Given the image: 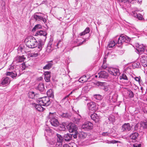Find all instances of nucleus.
Returning <instances> with one entry per match:
<instances>
[{
  "label": "nucleus",
  "instance_id": "nucleus-38",
  "mask_svg": "<svg viewBox=\"0 0 147 147\" xmlns=\"http://www.w3.org/2000/svg\"><path fill=\"white\" fill-rule=\"evenodd\" d=\"M35 95L33 92H29V96L30 98H33L34 97Z\"/></svg>",
  "mask_w": 147,
  "mask_h": 147
},
{
  "label": "nucleus",
  "instance_id": "nucleus-21",
  "mask_svg": "<svg viewBox=\"0 0 147 147\" xmlns=\"http://www.w3.org/2000/svg\"><path fill=\"white\" fill-rule=\"evenodd\" d=\"M80 92L81 90H80L79 88H77L73 90L68 95L64 98L63 100L65 99L66 98L68 97L69 96H70L71 94L72 93H77V94H80Z\"/></svg>",
  "mask_w": 147,
  "mask_h": 147
},
{
  "label": "nucleus",
  "instance_id": "nucleus-60",
  "mask_svg": "<svg viewBox=\"0 0 147 147\" xmlns=\"http://www.w3.org/2000/svg\"><path fill=\"white\" fill-rule=\"evenodd\" d=\"M116 97H117V95L116 94H114L113 96V98H114V99H116Z\"/></svg>",
  "mask_w": 147,
  "mask_h": 147
},
{
  "label": "nucleus",
  "instance_id": "nucleus-54",
  "mask_svg": "<svg viewBox=\"0 0 147 147\" xmlns=\"http://www.w3.org/2000/svg\"><path fill=\"white\" fill-rule=\"evenodd\" d=\"M107 67V65L105 63H103L102 65V68L103 69H105Z\"/></svg>",
  "mask_w": 147,
  "mask_h": 147
},
{
  "label": "nucleus",
  "instance_id": "nucleus-20",
  "mask_svg": "<svg viewBox=\"0 0 147 147\" xmlns=\"http://www.w3.org/2000/svg\"><path fill=\"white\" fill-rule=\"evenodd\" d=\"M10 81H11L9 78L8 77H6L3 78L1 84L3 85L9 84Z\"/></svg>",
  "mask_w": 147,
  "mask_h": 147
},
{
  "label": "nucleus",
  "instance_id": "nucleus-34",
  "mask_svg": "<svg viewBox=\"0 0 147 147\" xmlns=\"http://www.w3.org/2000/svg\"><path fill=\"white\" fill-rule=\"evenodd\" d=\"M60 116L63 117L67 118L71 116V115L70 113H63L61 114Z\"/></svg>",
  "mask_w": 147,
  "mask_h": 147
},
{
  "label": "nucleus",
  "instance_id": "nucleus-23",
  "mask_svg": "<svg viewBox=\"0 0 147 147\" xmlns=\"http://www.w3.org/2000/svg\"><path fill=\"white\" fill-rule=\"evenodd\" d=\"M7 76H9L12 78H14L17 76V74L15 72H7L6 74Z\"/></svg>",
  "mask_w": 147,
  "mask_h": 147
},
{
  "label": "nucleus",
  "instance_id": "nucleus-44",
  "mask_svg": "<svg viewBox=\"0 0 147 147\" xmlns=\"http://www.w3.org/2000/svg\"><path fill=\"white\" fill-rule=\"evenodd\" d=\"M29 54L30 57H36L38 55V53H30Z\"/></svg>",
  "mask_w": 147,
  "mask_h": 147
},
{
  "label": "nucleus",
  "instance_id": "nucleus-56",
  "mask_svg": "<svg viewBox=\"0 0 147 147\" xmlns=\"http://www.w3.org/2000/svg\"><path fill=\"white\" fill-rule=\"evenodd\" d=\"M109 134V133H108V132H103L102 134V135L103 136H108Z\"/></svg>",
  "mask_w": 147,
  "mask_h": 147
},
{
  "label": "nucleus",
  "instance_id": "nucleus-32",
  "mask_svg": "<svg viewBox=\"0 0 147 147\" xmlns=\"http://www.w3.org/2000/svg\"><path fill=\"white\" fill-rule=\"evenodd\" d=\"M57 142L62 143V141L63 139V137L59 134H57Z\"/></svg>",
  "mask_w": 147,
  "mask_h": 147
},
{
  "label": "nucleus",
  "instance_id": "nucleus-45",
  "mask_svg": "<svg viewBox=\"0 0 147 147\" xmlns=\"http://www.w3.org/2000/svg\"><path fill=\"white\" fill-rule=\"evenodd\" d=\"M128 93L129 94V96L130 98H131L134 97V93L131 91L130 90H128Z\"/></svg>",
  "mask_w": 147,
  "mask_h": 147
},
{
  "label": "nucleus",
  "instance_id": "nucleus-8",
  "mask_svg": "<svg viewBox=\"0 0 147 147\" xmlns=\"http://www.w3.org/2000/svg\"><path fill=\"white\" fill-rule=\"evenodd\" d=\"M47 33L46 31L40 30L37 31L35 33V35L37 36H42L43 37L42 40L45 41L47 38Z\"/></svg>",
  "mask_w": 147,
  "mask_h": 147
},
{
  "label": "nucleus",
  "instance_id": "nucleus-18",
  "mask_svg": "<svg viewBox=\"0 0 147 147\" xmlns=\"http://www.w3.org/2000/svg\"><path fill=\"white\" fill-rule=\"evenodd\" d=\"M91 118L95 122H97L99 121V117L97 114L94 113L92 114L91 116Z\"/></svg>",
  "mask_w": 147,
  "mask_h": 147
},
{
  "label": "nucleus",
  "instance_id": "nucleus-37",
  "mask_svg": "<svg viewBox=\"0 0 147 147\" xmlns=\"http://www.w3.org/2000/svg\"><path fill=\"white\" fill-rule=\"evenodd\" d=\"M120 80L124 79V80H128V78L125 74H123L120 77Z\"/></svg>",
  "mask_w": 147,
  "mask_h": 147
},
{
  "label": "nucleus",
  "instance_id": "nucleus-17",
  "mask_svg": "<svg viewBox=\"0 0 147 147\" xmlns=\"http://www.w3.org/2000/svg\"><path fill=\"white\" fill-rule=\"evenodd\" d=\"M25 59L24 55L21 56H18L15 58L14 61H16L17 63L21 62L23 61Z\"/></svg>",
  "mask_w": 147,
  "mask_h": 147
},
{
  "label": "nucleus",
  "instance_id": "nucleus-19",
  "mask_svg": "<svg viewBox=\"0 0 147 147\" xmlns=\"http://www.w3.org/2000/svg\"><path fill=\"white\" fill-rule=\"evenodd\" d=\"M44 75L45 76V80L47 82H49L50 81V78L51 77V75L50 72H45L44 73Z\"/></svg>",
  "mask_w": 147,
  "mask_h": 147
},
{
  "label": "nucleus",
  "instance_id": "nucleus-31",
  "mask_svg": "<svg viewBox=\"0 0 147 147\" xmlns=\"http://www.w3.org/2000/svg\"><path fill=\"white\" fill-rule=\"evenodd\" d=\"M42 28L41 25L40 24H37L33 28L32 30V32H34L37 29H41Z\"/></svg>",
  "mask_w": 147,
  "mask_h": 147
},
{
  "label": "nucleus",
  "instance_id": "nucleus-15",
  "mask_svg": "<svg viewBox=\"0 0 147 147\" xmlns=\"http://www.w3.org/2000/svg\"><path fill=\"white\" fill-rule=\"evenodd\" d=\"M132 127H131L129 123H125L122 126V129L123 131H129L131 130Z\"/></svg>",
  "mask_w": 147,
  "mask_h": 147
},
{
  "label": "nucleus",
  "instance_id": "nucleus-6",
  "mask_svg": "<svg viewBox=\"0 0 147 147\" xmlns=\"http://www.w3.org/2000/svg\"><path fill=\"white\" fill-rule=\"evenodd\" d=\"M93 124L89 121H86L82 125V128L85 130H89L92 129Z\"/></svg>",
  "mask_w": 147,
  "mask_h": 147
},
{
  "label": "nucleus",
  "instance_id": "nucleus-47",
  "mask_svg": "<svg viewBox=\"0 0 147 147\" xmlns=\"http://www.w3.org/2000/svg\"><path fill=\"white\" fill-rule=\"evenodd\" d=\"M62 143L57 142L56 144V147H61Z\"/></svg>",
  "mask_w": 147,
  "mask_h": 147
},
{
  "label": "nucleus",
  "instance_id": "nucleus-62",
  "mask_svg": "<svg viewBox=\"0 0 147 147\" xmlns=\"http://www.w3.org/2000/svg\"><path fill=\"white\" fill-rule=\"evenodd\" d=\"M141 89L142 91V90H143V88L142 87H141Z\"/></svg>",
  "mask_w": 147,
  "mask_h": 147
},
{
  "label": "nucleus",
  "instance_id": "nucleus-14",
  "mask_svg": "<svg viewBox=\"0 0 147 147\" xmlns=\"http://www.w3.org/2000/svg\"><path fill=\"white\" fill-rule=\"evenodd\" d=\"M109 71L110 74L115 76L119 75V70L117 69L112 68Z\"/></svg>",
  "mask_w": 147,
  "mask_h": 147
},
{
  "label": "nucleus",
  "instance_id": "nucleus-51",
  "mask_svg": "<svg viewBox=\"0 0 147 147\" xmlns=\"http://www.w3.org/2000/svg\"><path fill=\"white\" fill-rule=\"evenodd\" d=\"M38 48L39 49L38 51H40L41 50L42 48V45L41 43H40V44L38 46Z\"/></svg>",
  "mask_w": 147,
  "mask_h": 147
},
{
  "label": "nucleus",
  "instance_id": "nucleus-11",
  "mask_svg": "<svg viewBox=\"0 0 147 147\" xmlns=\"http://www.w3.org/2000/svg\"><path fill=\"white\" fill-rule=\"evenodd\" d=\"M134 45L139 52L144 51V47L143 44L140 45L138 43H135Z\"/></svg>",
  "mask_w": 147,
  "mask_h": 147
},
{
  "label": "nucleus",
  "instance_id": "nucleus-2",
  "mask_svg": "<svg viewBox=\"0 0 147 147\" xmlns=\"http://www.w3.org/2000/svg\"><path fill=\"white\" fill-rule=\"evenodd\" d=\"M38 102L42 106H47L51 103L49 97H44L39 99Z\"/></svg>",
  "mask_w": 147,
  "mask_h": 147
},
{
  "label": "nucleus",
  "instance_id": "nucleus-9",
  "mask_svg": "<svg viewBox=\"0 0 147 147\" xmlns=\"http://www.w3.org/2000/svg\"><path fill=\"white\" fill-rule=\"evenodd\" d=\"M52 114L51 113H49V117L51 119L50 121L51 125L55 127H57L59 124V122L58 121L57 119L55 117H52Z\"/></svg>",
  "mask_w": 147,
  "mask_h": 147
},
{
  "label": "nucleus",
  "instance_id": "nucleus-10",
  "mask_svg": "<svg viewBox=\"0 0 147 147\" xmlns=\"http://www.w3.org/2000/svg\"><path fill=\"white\" fill-rule=\"evenodd\" d=\"M88 106L90 111L94 112L97 109L95 103L94 102H91L87 104Z\"/></svg>",
  "mask_w": 147,
  "mask_h": 147
},
{
  "label": "nucleus",
  "instance_id": "nucleus-33",
  "mask_svg": "<svg viewBox=\"0 0 147 147\" xmlns=\"http://www.w3.org/2000/svg\"><path fill=\"white\" fill-rule=\"evenodd\" d=\"M90 30L89 28H86L85 30L82 32L80 34V36L85 35L86 34L89 33L90 32Z\"/></svg>",
  "mask_w": 147,
  "mask_h": 147
},
{
  "label": "nucleus",
  "instance_id": "nucleus-24",
  "mask_svg": "<svg viewBox=\"0 0 147 147\" xmlns=\"http://www.w3.org/2000/svg\"><path fill=\"white\" fill-rule=\"evenodd\" d=\"M138 136V133L135 132L132 134L130 136V138L135 141Z\"/></svg>",
  "mask_w": 147,
  "mask_h": 147
},
{
  "label": "nucleus",
  "instance_id": "nucleus-53",
  "mask_svg": "<svg viewBox=\"0 0 147 147\" xmlns=\"http://www.w3.org/2000/svg\"><path fill=\"white\" fill-rule=\"evenodd\" d=\"M134 147H141V144H135L133 145Z\"/></svg>",
  "mask_w": 147,
  "mask_h": 147
},
{
  "label": "nucleus",
  "instance_id": "nucleus-12",
  "mask_svg": "<svg viewBox=\"0 0 147 147\" xmlns=\"http://www.w3.org/2000/svg\"><path fill=\"white\" fill-rule=\"evenodd\" d=\"M32 105L37 111H43L45 109L42 106V105L40 104H36L34 103H32Z\"/></svg>",
  "mask_w": 147,
  "mask_h": 147
},
{
  "label": "nucleus",
  "instance_id": "nucleus-48",
  "mask_svg": "<svg viewBox=\"0 0 147 147\" xmlns=\"http://www.w3.org/2000/svg\"><path fill=\"white\" fill-rule=\"evenodd\" d=\"M88 86H86L82 89V90L84 91L85 92H86L88 90Z\"/></svg>",
  "mask_w": 147,
  "mask_h": 147
},
{
  "label": "nucleus",
  "instance_id": "nucleus-50",
  "mask_svg": "<svg viewBox=\"0 0 147 147\" xmlns=\"http://www.w3.org/2000/svg\"><path fill=\"white\" fill-rule=\"evenodd\" d=\"M80 116L78 118H76L75 119V121L76 122V123H79L80 121Z\"/></svg>",
  "mask_w": 147,
  "mask_h": 147
},
{
  "label": "nucleus",
  "instance_id": "nucleus-36",
  "mask_svg": "<svg viewBox=\"0 0 147 147\" xmlns=\"http://www.w3.org/2000/svg\"><path fill=\"white\" fill-rule=\"evenodd\" d=\"M52 63H49L44 67L43 69H49L52 67Z\"/></svg>",
  "mask_w": 147,
  "mask_h": 147
},
{
  "label": "nucleus",
  "instance_id": "nucleus-5",
  "mask_svg": "<svg viewBox=\"0 0 147 147\" xmlns=\"http://www.w3.org/2000/svg\"><path fill=\"white\" fill-rule=\"evenodd\" d=\"M41 14L40 13H35L33 15V18L36 20L40 21L42 20L45 23L47 21L46 19L44 16L39 15V14Z\"/></svg>",
  "mask_w": 147,
  "mask_h": 147
},
{
  "label": "nucleus",
  "instance_id": "nucleus-41",
  "mask_svg": "<svg viewBox=\"0 0 147 147\" xmlns=\"http://www.w3.org/2000/svg\"><path fill=\"white\" fill-rule=\"evenodd\" d=\"M62 43L60 41H59L58 43L57 44L56 46H55L54 47L55 49H56L57 48L61 47L62 46Z\"/></svg>",
  "mask_w": 147,
  "mask_h": 147
},
{
  "label": "nucleus",
  "instance_id": "nucleus-1",
  "mask_svg": "<svg viewBox=\"0 0 147 147\" xmlns=\"http://www.w3.org/2000/svg\"><path fill=\"white\" fill-rule=\"evenodd\" d=\"M24 42L26 46L30 48H35L38 44L36 39L32 36L27 37L25 40Z\"/></svg>",
  "mask_w": 147,
  "mask_h": 147
},
{
  "label": "nucleus",
  "instance_id": "nucleus-59",
  "mask_svg": "<svg viewBox=\"0 0 147 147\" xmlns=\"http://www.w3.org/2000/svg\"><path fill=\"white\" fill-rule=\"evenodd\" d=\"M106 58H105V57H104V59H103V63H105L106 62Z\"/></svg>",
  "mask_w": 147,
  "mask_h": 147
},
{
  "label": "nucleus",
  "instance_id": "nucleus-64",
  "mask_svg": "<svg viewBox=\"0 0 147 147\" xmlns=\"http://www.w3.org/2000/svg\"><path fill=\"white\" fill-rule=\"evenodd\" d=\"M146 111V112L147 113V111Z\"/></svg>",
  "mask_w": 147,
  "mask_h": 147
},
{
  "label": "nucleus",
  "instance_id": "nucleus-55",
  "mask_svg": "<svg viewBox=\"0 0 147 147\" xmlns=\"http://www.w3.org/2000/svg\"><path fill=\"white\" fill-rule=\"evenodd\" d=\"M134 78L136 81L139 82L140 78V77H136Z\"/></svg>",
  "mask_w": 147,
  "mask_h": 147
},
{
  "label": "nucleus",
  "instance_id": "nucleus-61",
  "mask_svg": "<svg viewBox=\"0 0 147 147\" xmlns=\"http://www.w3.org/2000/svg\"><path fill=\"white\" fill-rule=\"evenodd\" d=\"M95 78H97V77H98V74L97 75H95Z\"/></svg>",
  "mask_w": 147,
  "mask_h": 147
},
{
  "label": "nucleus",
  "instance_id": "nucleus-13",
  "mask_svg": "<svg viewBox=\"0 0 147 147\" xmlns=\"http://www.w3.org/2000/svg\"><path fill=\"white\" fill-rule=\"evenodd\" d=\"M98 78L100 79H106L108 77V74L106 71H102L98 73Z\"/></svg>",
  "mask_w": 147,
  "mask_h": 147
},
{
  "label": "nucleus",
  "instance_id": "nucleus-26",
  "mask_svg": "<svg viewBox=\"0 0 147 147\" xmlns=\"http://www.w3.org/2000/svg\"><path fill=\"white\" fill-rule=\"evenodd\" d=\"M53 48L52 45H48L46 49V51L48 53H50L53 50Z\"/></svg>",
  "mask_w": 147,
  "mask_h": 147
},
{
  "label": "nucleus",
  "instance_id": "nucleus-22",
  "mask_svg": "<svg viewBox=\"0 0 147 147\" xmlns=\"http://www.w3.org/2000/svg\"><path fill=\"white\" fill-rule=\"evenodd\" d=\"M140 127L142 129H147V120L141 121L140 123Z\"/></svg>",
  "mask_w": 147,
  "mask_h": 147
},
{
  "label": "nucleus",
  "instance_id": "nucleus-4",
  "mask_svg": "<svg viewBox=\"0 0 147 147\" xmlns=\"http://www.w3.org/2000/svg\"><path fill=\"white\" fill-rule=\"evenodd\" d=\"M140 61L144 67L147 66V56L145 54L140 55L139 57Z\"/></svg>",
  "mask_w": 147,
  "mask_h": 147
},
{
  "label": "nucleus",
  "instance_id": "nucleus-40",
  "mask_svg": "<svg viewBox=\"0 0 147 147\" xmlns=\"http://www.w3.org/2000/svg\"><path fill=\"white\" fill-rule=\"evenodd\" d=\"M18 51L22 52L24 51V46L23 45H20L18 48Z\"/></svg>",
  "mask_w": 147,
  "mask_h": 147
},
{
  "label": "nucleus",
  "instance_id": "nucleus-52",
  "mask_svg": "<svg viewBox=\"0 0 147 147\" xmlns=\"http://www.w3.org/2000/svg\"><path fill=\"white\" fill-rule=\"evenodd\" d=\"M60 127L61 128L60 129L61 130H64L65 129V126L64 125H61Z\"/></svg>",
  "mask_w": 147,
  "mask_h": 147
},
{
  "label": "nucleus",
  "instance_id": "nucleus-42",
  "mask_svg": "<svg viewBox=\"0 0 147 147\" xmlns=\"http://www.w3.org/2000/svg\"><path fill=\"white\" fill-rule=\"evenodd\" d=\"M74 144V143H70L69 144H65L64 145L63 147H73V145Z\"/></svg>",
  "mask_w": 147,
  "mask_h": 147
},
{
  "label": "nucleus",
  "instance_id": "nucleus-28",
  "mask_svg": "<svg viewBox=\"0 0 147 147\" xmlns=\"http://www.w3.org/2000/svg\"><path fill=\"white\" fill-rule=\"evenodd\" d=\"M64 137L65 140L66 141H69L72 138V135L69 134H65Z\"/></svg>",
  "mask_w": 147,
  "mask_h": 147
},
{
  "label": "nucleus",
  "instance_id": "nucleus-49",
  "mask_svg": "<svg viewBox=\"0 0 147 147\" xmlns=\"http://www.w3.org/2000/svg\"><path fill=\"white\" fill-rule=\"evenodd\" d=\"M118 142V141H116V140H112V141H108L107 142V143H109V144H110V143L114 144V143H117Z\"/></svg>",
  "mask_w": 147,
  "mask_h": 147
},
{
  "label": "nucleus",
  "instance_id": "nucleus-63",
  "mask_svg": "<svg viewBox=\"0 0 147 147\" xmlns=\"http://www.w3.org/2000/svg\"><path fill=\"white\" fill-rule=\"evenodd\" d=\"M146 100L147 101V98H146Z\"/></svg>",
  "mask_w": 147,
  "mask_h": 147
},
{
  "label": "nucleus",
  "instance_id": "nucleus-25",
  "mask_svg": "<svg viewBox=\"0 0 147 147\" xmlns=\"http://www.w3.org/2000/svg\"><path fill=\"white\" fill-rule=\"evenodd\" d=\"M133 15L134 17H136L139 20H142L143 18L141 15L140 14H137L135 12H133Z\"/></svg>",
  "mask_w": 147,
  "mask_h": 147
},
{
  "label": "nucleus",
  "instance_id": "nucleus-57",
  "mask_svg": "<svg viewBox=\"0 0 147 147\" xmlns=\"http://www.w3.org/2000/svg\"><path fill=\"white\" fill-rule=\"evenodd\" d=\"M120 2H124L125 3L128 1L127 0H119Z\"/></svg>",
  "mask_w": 147,
  "mask_h": 147
},
{
  "label": "nucleus",
  "instance_id": "nucleus-7",
  "mask_svg": "<svg viewBox=\"0 0 147 147\" xmlns=\"http://www.w3.org/2000/svg\"><path fill=\"white\" fill-rule=\"evenodd\" d=\"M129 40V39L127 36L121 35L119 37L117 42L118 45H121L125 42H127Z\"/></svg>",
  "mask_w": 147,
  "mask_h": 147
},
{
  "label": "nucleus",
  "instance_id": "nucleus-46",
  "mask_svg": "<svg viewBox=\"0 0 147 147\" xmlns=\"http://www.w3.org/2000/svg\"><path fill=\"white\" fill-rule=\"evenodd\" d=\"M140 63H134L133 64L132 66L134 67H138L139 66Z\"/></svg>",
  "mask_w": 147,
  "mask_h": 147
},
{
  "label": "nucleus",
  "instance_id": "nucleus-58",
  "mask_svg": "<svg viewBox=\"0 0 147 147\" xmlns=\"http://www.w3.org/2000/svg\"><path fill=\"white\" fill-rule=\"evenodd\" d=\"M81 134L83 136H82V137L83 138H84L86 135V134L83 132H82L81 133Z\"/></svg>",
  "mask_w": 147,
  "mask_h": 147
},
{
  "label": "nucleus",
  "instance_id": "nucleus-29",
  "mask_svg": "<svg viewBox=\"0 0 147 147\" xmlns=\"http://www.w3.org/2000/svg\"><path fill=\"white\" fill-rule=\"evenodd\" d=\"M37 89L40 91H43L44 90V86L43 84H39L37 87Z\"/></svg>",
  "mask_w": 147,
  "mask_h": 147
},
{
  "label": "nucleus",
  "instance_id": "nucleus-27",
  "mask_svg": "<svg viewBox=\"0 0 147 147\" xmlns=\"http://www.w3.org/2000/svg\"><path fill=\"white\" fill-rule=\"evenodd\" d=\"M79 81L81 82H84L87 81L88 79L86 76L84 75L79 79Z\"/></svg>",
  "mask_w": 147,
  "mask_h": 147
},
{
  "label": "nucleus",
  "instance_id": "nucleus-35",
  "mask_svg": "<svg viewBox=\"0 0 147 147\" xmlns=\"http://www.w3.org/2000/svg\"><path fill=\"white\" fill-rule=\"evenodd\" d=\"M117 44V42H116V43L114 40L111 41L109 44L108 46L109 48H112L115 46L116 44Z\"/></svg>",
  "mask_w": 147,
  "mask_h": 147
},
{
  "label": "nucleus",
  "instance_id": "nucleus-30",
  "mask_svg": "<svg viewBox=\"0 0 147 147\" xmlns=\"http://www.w3.org/2000/svg\"><path fill=\"white\" fill-rule=\"evenodd\" d=\"M47 94L49 97L53 98V92L52 90L50 89L47 92Z\"/></svg>",
  "mask_w": 147,
  "mask_h": 147
},
{
  "label": "nucleus",
  "instance_id": "nucleus-3",
  "mask_svg": "<svg viewBox=\"0 0 147 147\" xmlns=\"http://www.w3.org/2000/svg\"><path fill=\"white\" fill-rule=\"evenodd\" d=\"M67 127L70 132H74L75 134H77L78 133L77 131V126L74 123H69L67 125Z\"/></svg>",
  "mask_w": 147,
  "mask_h": 147
},
{
  "label": "nucleus",
  "instance_id": "nucleus-16",
  "mask_svg": "<svg viewBox=\"0 0 147 147\" xmlns=\"http://www.w3.org/2000/svg\"><path fill=\"white\" fill-rule=\"evenodd\" d=\"M98 84L100 87V88L105 91H107L109 90V88L105 83L100 82Z\"/></svg>",
  "mask_w": 147,
  "mask_h": 147
},
{
  "label": "nucleus",
  "instance_id": "nucleus-39",
  "mask_svg": "<svg viewBox=\"0 0 147 147\" xmlns=\"http://www.w3.org/2000/svg\"><path fill=\"white\" fill-rule=\"evenodd\" d=\"M94 97L96 100H100L102 98V96L99 94H96L94 96Z\"/></svg>",
  "mask_w": 147,
  "mask_h": 147
},
{
  "label": "nucleus",
  "instance_id": "nucleus-43",
  "mask_svg": "<svg viewBox=\"0 0 147 147\" xmlns=\"http://www.w3.org/2000/svg\"><path fill=\"white\" fill-rule=\"evenodd\" d=\"M51 132V130L49 127H46L45 130V135L47 134L48 133H50Z\"/></svg>",
  "mask_w": 147,
  "mask_h": 147
}]
</instances>
